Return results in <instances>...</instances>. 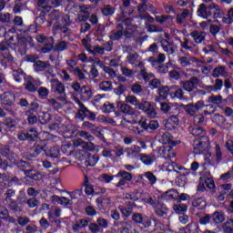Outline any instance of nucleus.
<instances>
[{
    "instance_id": "1",
    "label": "nucleus",
    "mask_w": 233,
    "mask_h": 233,
    "mask_svg": "<svg viewBox=\"0 0 233 233\" xmlns=\"http://www.w3.org/2000/svg\"><path fill=\"white\" fill-rule=\"evenodd\" d=\"M197 14L198 17H202V19H208V17L221 19L223 17V11H221L219 5L214 2L201 4L198 6Z\"/></svg>"
},
{
    "instance_id": "2",
    "label": "nucleus",
    "mask_w": 233,
    "mask_h": 233,
    "mask_svg": "<svg viewBox=\"0 0 233 233\" xmlns=\"http://www.w3.org/2000/svg\"><path fill=\"white\" fill-rule=\"evenodd\" d=\"M114 177H120V180L115 185L116 188H121V187H125L127 185V181H132L134 176L132 173H129L126 170H120L116 175H108V174H102L101 179L106 183H111L114 180Z\"/></svg>"
},
{
    "instance_id": "3",
    "label": "nucleus",
    "mask_w": 233,
    "mask_h": 233,
    "mask_svg": "<svg viewBox=\"0 0 233 233\" xmlns=\"http://www.w3.org/2000/svg\"><path fill=\"white\" fill-rule=\"evenodd\" d=\"M208 150H210V138L208 137L194 139L193 154H195V156L208 154Z\"/></svg>"
},
{
    "instance_id": "4",
    "label": "nucleus",
    "mask_w": 233,
    "mask_h": 233,
    "mask_svg": "<svg viewBox=\"0 0 233 233\" xmlns=\"http://www.w3.org/2000/svg\"><path fill=\"white\" fill-rule=\"evenodd\" d=\"M132 221L135 223V225H139L142 230H147V228H150V227H152V221L157 223V218H152L141 213H133Z\"/></svg>"
},
{
    "instance_id": "5",
    "label": "nucleus",
    "mask_w": 233,
    "mask_h": 233,
    "mask_svg": "<svg viewBox=\"0 0 233 233\" xmlns=\"http://www.w3.org/2000/svg\"><path fill=\"white\" fill-rule=\"evenodd\" d=\"M147 203L153 208L157 218H165V216H168V212H170L167 205L159 202V200H154L152 197L147 198Z\"/></svg>"
},
{
    "instance_id": "6",
    "label": "nucleus",
    "mask_w": 233,
    "mask_h": 233,
    "mask_svg": "<svg viewBox=\"0 0 233 233\" xmlns=\"http://www.w3.org/2000/svg\"><path fill=\"white\" fill-rule=\"evenodd\" d=\"M28 125H36L39 121V103L32 102L30 107L25 111Z\"/></svg>"
},
{
    "instance_id": "7",
    "label": "nucleus",
    "mask_w": 233,
    "mask_h": 233,
    "mask_svg": "<svg viewBox=\"0 0 233 233\" xmlns=\"http://www.w3.org/2000/svg\"><path fill=\"white\" fill-rule=\"evenodd\" d=\"M79 109L77 113L76 114V119H81L82 121H85V118L87 117L89 121H96V113L90 111L85 104L79 102L78 103Z\"/></svg>"
},
{
    "instance_id": "8",
    "label": "nucleus",
    "mask_w": 233,
    "mask_h": 233,
    "mask_svg": "<svg viewBox=\"0 0 233 233\" xmlns=\"http://www.w3.org/2000/svg\"><path fill=\"white\" fill-rule=\"evenodd\" d=\"M205 108V100H198L196 103H189L183 106V109L188 116H197Z\"/></svg>"
},
{
    "instance_id": "9",
    "label": "nucleus",
    "mask_w": 233,
    "mask_h": 233,
    "mask_svg": "<svg viewBox=\"0 0 233 233\" xmlns=\"http://www.w3.org/2000/svg\"><path fill=\"white\" fill-rule=\"evenodd\" d=\"M33 68L36 74H39V72H46V76H52L54 74L50 61L37 60L33 65Z\"/></svg>"
},
{
    "instance_id": "10",
    "label": "nucleus",
    "mask_w": 233,
    "mask_h": 233,
    "mask_svg": "<svg viewBox=\"0 0 233 233\" xmlns=\"http://www.w3.org/2000/svg\"><path fill=\"white\" fill-rule=\"evenodd\" d=\"M46 141L47 139H43L35 142L29 148V157H37L43 152H46Z\"/></svg>"
},
{
    "instance_id": "11",
    "label": "nucleus",
    "mask_w": 233,
    "mask_h": 233,
    "mask_svg": "<svg viewBox=\"0 0 233 233\" xmlns=\"http://www.w3.org/2000/svg\"><path fill=\"white\" fill-rule=\"evenodd\" d=\"M43 82L34 78V76H28L25 77L24 86L26 92H31V94H35L37 92V87L41 86Z\"/></svg>"
},
{
    "instance_id": "12",
    "label": "nucleus",
    "mask_w": 233,
    "mask_h": 233,
    "mask_svg": "<svg viewBox=\"0 0 233 233\" xmlns=\"http://www.w3.org/2000/svg\"><path fill=\"white\" fill-rule=\"evenodd\" d=\"M137 207L136 202L130 201H127L124 205L118 206V210L121 212L123 219H128L130 216H134V208Z\"/></svg>"
},
{
    "instance_id": "13",
    "label": "nucleus",
    "mask_w": 233,
    "mask_h": 233,
    "mask_svg": "<svg viewBox=\"0 0 233 233\" xmlns=\"http://www.w3.org/2000/svg\"><path fill=\"white\" fill-rule=\"evenodd\" d=\"M177 168L184 171L177 177L176 185H177V187H185V185L188 183V177H190V176H196V173H193L190 169H187L184 167H179Z\"/></svg>"
},
{
    "instance_id": "14",
    "label": "nucleus",
    "mask_w": 233,
    "mask_h": 233,
    "mask_svg": "<svg viewBox=\"0 0 233 233\" xmlns=\"http://www.w3.org/2000/svg\"><path fill=\"white\" fill-rule=\"evenodd\" d=\"M39 136V133L37 132V129L32 127L25 133H21L18 136L19 141H29V143H32L37 139Z\"/></svg>"
},
{
    "instance_id": "15",
    "label": "nucleus",
    "mask_w": 233,
    "mask_h": 233,
    "mask_svg": "<svg viewBox=\"0 0 233 233\" xmlns=\"http://www.w3.org/2000/svg\"><path fill=\"white\" fill-rule=\"evenodd\" d=\"M51 83V92H54V94H58L59 96H62V94L65 95V92H66V89L65 88V84H63L59 79L53 78L50 81Z\"/></svg>"
},
{
    "instance_id": "16",
    "label": "nucleus",
    "mask_w": 233,
    "mask_h": 233,
    "mask_svg": "<svg viewBox=\"0 0 233 233\" xmlns=\"http://www.w3.org/2000/svg\"><path fill=\"white\" fill-rule=\"evenodd\" d=\"M30 41H33L32 36H17L16 46H18V52L20 54H23V52L25 53L28 50V43Z\"/></svg>"
},
{
    "instance_id": "17",
    "label": "nucleus",
    "mask_w": 233,
    "mask_h": 233,
    "mask_svg": "<svg viewBox=\"0 0 233 233\" xmlns=\"http://www.w3.org/2000/svg\"><path fill=\"white\" fill-rule=\"evenodd\" d=\"M169 99H173V101H176V99H185L183 89L179 86H170Z\"/></svg>"
},
{
    "instance_id": "18",
    "label": "nucleus",
    "mask_w": 233,
    "mask_h": 233,
    "mask_svg": "<svg viewBox=\"0 0 233 233\" xmlns=\"http://www.w3.org/2000/svg\"><path fill=\"white\" fill-rule=\"evenodd\" d=\"M82 128L84 130H88L89 132H91V134H94V136H96V137H103V132L101 131V129L89 121H85L82 124Z\"/></svg>"
},
{
    "instance_id": "19",
    "label": "nucleus",
    "mask_w": 233,
    "mask_h": 233,
    "mask_svg": "<svg viewBox=\"0 0 233 233\" xmlns=\"http://www.w3.org/2000/svg\"><path fill=\"white\" fill-rule=\"evenodd\" d=\"M116 108L119 112H122V114H127V116H134L136 114L134 107L120 100L116 101Z\"/></svg>"
},
{
    "instance_id": "20",
    "label": "nucleus",
    "mask_w": 233,
    "mask_h": 233,
    "mask_svg": "<svg viewBox=\"0 0 233 233\" xmlns=\"http://www.w3.org/2000/svg\"><path fill=\"white\" fill-rule=\"evenodd\" d=\"M96 203L99 210H105L106 208H108V207L112 206V199L105 195H102L96 199Z\"/></svg>"
},
{
    "instance_id": "21",
    "label": "nucleus",
    "mask_w": 233,
    "mask_h": 233,
    "mask_svg": "<svg viewBox=\"0 0 233 233\" xmlns=\"http://www.w3.org/2000/svg\"><path fill=\"white\" fill-rule=\"evenodd\" d=\"M52 203H57V205H61L62 207H67V208H70V207L74 205V201H72V199H68L66 197H59L57 195L52 196Z\"/></svg>"
},
{
    "instance_id": "22",
    "label": "nucleus",
    "mask_w": 233,
    "mask_h": 233,
    "mask_svg": "<svg viewBox=\"0 0 233 233\" xmlns=\"http://www.w3.org/2000/svg\"><path fill=\"white\" fill-rule=\"evenodd\" d=\"M25 176L26 185H34L35 181H39V174L35 170L27 169Z\"/></svg>"
},
{
    "instance_id": "23",
    "label": "nucleus",
    "mask_w": 233,
    "mask_h": 233,
    "mask_svg": "<svg viewBox=\"0 0 233 233\" xmlns=\"http://www.w3.org/2000/svg\"><path fill=\"white\" fill-rule=\"evenodd\" d=\"M199 83V78L193 76L189 78V80L183 82V88L186 92H194V88H196V85Z\"/></svg>"
},
{
    "instance_id": "24",
    "label": "nucleus",
    "mask_w": 233,
    "mask_h": 233,
    "mask_svg": "<svg viewBox=\"0 0 233 233\" xmlns=\"http://www.w3.org/2000/svg\"><path fill=\"white\" fill-rule=\"evenodd\" d=\"M209 157L215 161L216 165H219V163L223 161V152L221 151L219 144L215 145V152L213 155L209 153Z\"/></svg>"
},
{
    "instance_id": "25",
    "label": "nucleus",
    "mask_w": 233,
    "mask_h": 233,
    "mask_svg": "<svg viewBox=\"0 0 233 233\" xmlns=\"http://www.w3.org/2000/svg\"><path fill=\"white\" fill-rule=\"evenodd\" d=\"M117 109V105H114L110 102H106L103 106H102V110L105 114H110L112 112H115V115L117 116H120L119 114V111H116Z\"/></svg>"
},
{
    "instance_id": "26",
    "label": "nucleus",
    "mask_w": 233,
    "mask_h": 233,
    "mask_svg": "<svg viewBox=\"0 0 233 233\" xmlns=\"http://www.w3.org/2000/svg\"><path fill=\"white\" fill-rule=\"evenodd\" d=\"M192 136L195 137V139H201L202 137H208L207 136V131L203 129V127L199 126H194V127L191 130Z\"/></svg>"
},
{
    "instance_id": "27",
    "label": "nucleus",
    "mask_w": 233,
    "mask_h": 233,
    "mask_svg": "<svg viewBox=\"0 0 233 233\" xmlns=\"http://www.w3.org/2000/svg\"><path fill=\"white\" fill-rule=\"evenodd\" d=\"M211 221L213 225H219L225 221V213L223 211H215L211 214Z\"/></svg>"
},
{
    "instance_id": "28",
    "label": "nucleus",
    "mask_w": 233,
    "mask_h": 233,
    "mask_svg": "<svg viewBox=\"0 0 233 233\" xmlns=\"http://www.w3.org/2000/svg\"><path fill=\"white\" fill-rule=\"evenodd\" d=\"M0 153L4 157H6V159H9V161H14L15 157V153H14L11 149H10V146H5L4 147H2L0 149Z\"/></svg>"
},
{
    "instance_id": "29",
    "label": "nucleus",
    "mask_w": 233,
    "mask_h": 233,
    "mask_svg": "<svg viewBox=\"0 0 233 233\" xmlns=\"http://www.w3.org/2000/svg\"><path fill=\"white\" fill-rule=\"evenodd\" d=\"M192 207L197 210H205L207 208V200L203 198H195L192 201Z\"/></svg>"
},
{
    "instance_id": "30",
    "label": "nucleus",
    "mask_w": 233,
    "mask_h": 233,
    "mask_svg": "<svg viewBox=\"0 0 233 233\" xmlns=\"http://www.w3.org/2000/svg\"><path fill=\"white\" fill-rule=\"evenodd\" d=\"M212 76L215 78H218L220 76L222 77H227L228 76V72L227 71V67L225 66H220L213 69Z\"/></svg>"
},
{
    "instance_id": "31",
    "label": "nucleus",
    "mask_w": 233,
    "mask_h": 233,
    "mask_svg": "<svg viewBox=\"0 0 233 233\" xmlns=\"http://www.w3.org/2000/svg\"><path fill=\"white\" fill-rule=\"evenodd\" d=\"M84 187H85V193L86 194V196H95L96 188H94V186L88 184L87 176H85L84 182L82 184L81 188L83 189Z\"/></svg>"
},
{
    "instance_id": "32",
    "label": "nucleus",
    "mask_w": 233,
    "mask_h": 233,
    "mask_svg": "<svg viewBox=\"0 0 233 233\" xmlns=\"http://www.w3.org/2000/svg\"><path fill=\"white\" fill-rule=\"evenodd\" d=\"M191 37H193L195 43L201 44L205 39L207 38V34L205 32H199V31H193L190 34Z\"/></svg>"
},
{
    "instance_id": "33",
    "label": "nucleus",
    "mask_w": 233,
    "mask_h": 233,
    "mask_svg": "<svg viewBox=\"0 0 233 233\" xmlns=\"http://www.w3.org/2000/svg\"><path fill=\"white\" fill-rule=\"evenodd\" d=\"M138 68H142L140 70V76H142V79H144L145 83H148L150 81L151 77H154V75L152 73H147V68H145V65L143 62L138 63Z\"/></svg>"
},
{
    "instance_id": "34",
    "label": "nucleus",
    "mask_w": 233,
    "mask_h": 233,
    "mask_svg": "<svg viewBox=\"0 0 233 233\" xmlns=\"http://www.w3.org/2000/svg\"><path fill=\"white\" fill-rule=\"evenodd\" d=\"M78 95L84 101H88L92 97V89L86 86H83Z\"/></svg>"
},
{
    "instance_id": "35",
    "label": "nucleus",
    "mask_w": 233,
    "mask_h": 233,
    "mask_svg": "<svg viewBox=\"0 0 233 233\" xmlns=\"http://www.w3.org/2000/svg\"><path fill=\"white\" fill-rule=\"evenodd\" d=\"M178 62L181 65V66H190L192 63H198V58L196 57H188V56H180L178 58Z\"/></svg>"
},
{
    "instance_id": "36",
    "label": "nucleus",
    "mask_w": 233,
    "mask_h": 233,
    "mask_svg": "<svg viewBox=\"0 0 233 233\" xmlns=\"http://www.w3.org/2000/svg\"><path fill=\"white\" fill-rule=\"evenodd\" d=\"M170 145L168 147H163L159 149V152H167V150L168 151V155L167 157H169V159H172V157H176V152H174V150L172 149L173 147H176V145H177V141H174V139L171 140Z\"/></svg>"
},
{
    "instance_id": "37",
    "label": "nucleus",
    "mask_w": 233,
    "mask_h": 233,
    "mask_svg": "<svg viewBox=\"0 0 233 233\" xmlns=\"http://www.w3.org/2000/svg\"><path fill=\"white\" fill-rule=\"evenodd\" d=\"M68 45L69 43L62 40L56 44L54 47V52H57L58 54H61V52H66L68 50Z\"/></svg>"
},
{
    "instance_id": "38",
    "label": "nucleus",
    "mask_w": 233,
    "mask_h": 233,
    "mask_svg": "<svg viewBox=\"0 0 233 233\" xmlns=\"http://www.w3.org/2000/svg\"><path fill=\"white\" fill-rule=\"evenodd\" d=\"M47 157H52L53 159H57L61 156V148L59 146L52 147L46 153Z\"/></svg>"
},
{
    "instance_id": "39",
    "label": "nucleus",
    "mask_w": 233,
    "mask_h": 233,
    "mask_svg": "<svg viewBox=\"0 0 233 233\" xmlns=\"http://www.w3.org/2000/svg\"><path fill=\"white\" fill-rule=\"evenodd\" d=\"M173 210L176 212V214H178V216H181L183 214H187V211L188 210V205L187 204H175L173 205Z\"/></svg>"
},
{
    "instance_id": "40",
    "label": "nucleus",
    "mask_w": 233,
    "mask_h": 233,
    "mask_svg": "<svg viewBox=\"0 0 233 233\" xmlns=\"http://www.w3.org/2000/svg\"><path fill=\"white\" fill-rule=\"evenodd\" d=\"M101 12L104 17H112L116 14V7H113L112 5H106L101 9Z\"/></svg>"
},
{
    "instance_id": "41",
    "label": "nucleus",
    "mask_w": 233,
    "mask_h": 233,
    "mask_svg": "<svg viewBox=\"0 0 233 233\" xmlns=\"http://www.w3.org/2000/svg\"><path fill=\"white\" fill-rule=\"evenodd\" d=\"M177 190L171 189L167 191L162 195V199H166V201H176V198H177Z\"/></svg>"
},
{
    "instance_id": "42",
    "label": "nucleus",
    "mask_w": 233,
    "mask_h": 233,
    "mask_svg": "<svg viewBox=\"0 0 233 233\" xmlns=\"http://www.w3.org/2000/svg\"><path fill=\"white\" fill-rule=\"evenodd\" d=\"M49 40L52 41V42H46V44L44 45V46L42 47L41 49V52L42 54H50V52H54V36H50L49 37Z\"/></svg>"
},
{
    "instance_id": "43",
    "label": "nucleus",
    "mask_w": 233,
    "mask_h": 233,
    "mask_svg": "<svg viewBox=\"0 0 233 233\" xmlns=\"http://www.w3.org/2000/svg\"><path fill=\"white\" fill-rule=\"evenodd\" d=\"M200 179L204 181V185H206L209 190L216 192V182L214 181V178L210 177H201Z\"/></svg>"
},
{
    "instance_id": "44",
    "label": "nucleus",
    "mask_w": 233,
    "mask_h": 233,
    "mask_svg": "<svg viewBox=\"0 0 233 233\" xmlns=\"http://www.w3.org/2000/svg\"><path fill=\"white\" fill-rule=\"evenodd\" d=\"M158 96L160 99H168V97H170V86L158 88Z\"/></svg>"
},
{
    "instance_id": "45",
    "label": "nucleus",
    "mask_w": 233,
    "mask_h": 233,
    "mask_svg": "<svg viewBox=\"0 0 233 233\" xmlns=\"http://www.w3.org/2000/svg\"><path fill=\"white\" fill-rule=\"evenodd\" d=\"M99 88L102 92H112L114 90V86H112V81L104 80L100 82Z\"/></svg>"
},
{
    "instance_id": "46",
    "label": "nucleus",
    "mask_w": 233,
    "mask_h": 233,
    "mask_svg": "<svg viewBox=\"0 0 233 233\" xmlns=\"http://www.w3.org/2000/svg\"><path fill=\"white\" fill-rule=\"evenodd\" d=\"M206 103H212L213 105H221L223 103V96L221 95L214 96L208 97Z\"/></svg>"
},
{
    "instance_id": "47",
    "label": "nucleus",
    "mask_w": 233,
    "mask_h": 233,
    "mask_svg": "<svg viewBox=\"0 0 233 233\" xmlns=\"http://www.w3.org/2000/svg\"><path fill=\"white\" fill-rule=\"evenodd\" d=\"M160 110L164 112V114H172V110H174V105L167 102L160 103Z\"/></svg>"
},
{
    "instance_id": "48",
    "label": "nucleus",
    "mask_w": 233,
    "mask_h": 233,
    "mask_svg": "<svg viewBox=\"0 0 233 233\" xmlns=\"http://www.w3.org/2000/svg\"><path fill=\"white\" fill-rule=\"evenodd\" d=\"M222 23H224V25H232L233 23V7L229 8L228 10L227 15L222 17Z\"/></svg>"
},
{
    "instance_id": "49",
    "label": "nucleus",
    "mask_w": 233,
    "mask_h": 233,
    "mask_svg": "<svg viewBox=\"0 0 233 233\" xmlns=\"http://www.w3.org/2000/svg\"><path fill=\"white\" fill-rule=\"evenodd\" d=\"M172 139H174V137L172 136V134L168 133V132H165L159 141L160 143H162L163 145H170V143H172Z\"/></svg>"
},
{
    "instance_id": "50",
    "label": "nucleus",
    "mask_w": 233,
    "mask_h": 233,
    "mask_svg": "<svg viewBox=\"0 0 233 233\" xmlns=\"http://www.w3.org/2000/svg\"><path fill=\"white\" fill-rule=\"evenodd\" d=\"M13 76L16 83H21V81H23V77L24 80L25 77H26V74H25V71H23V69L14 71Z\"/></svg>"
},
{
    "instance_id": "51",
    "label": "nucleus",
    "mask_w": 233,
    "mask_h": 233,
    "mask_svg": "<svg viewBox=\"0 0 233 233\" xmlns=\"http://www.w3.org/2000/svg\"><path fill=\"white\" fill-rule=\"evenodd\" d=\"M45 21H46V13L42 11L40 15L35 18V25L39 28V26L45 25Z\"/></svg>"
},
{
    "instance_id": "52",
    "label": "nucleus",
    "mask_w": 233,
    "mask_h": 233,
    "mask_svg": "<svg viewBox=\"0 0 233 233\" xmlns=\"http://www.w3.org/2000/svg\"><path fill=\"white\" fill-rule=\"evenodd\" d=\"M140 158L139 160L144 164L147 165V167L152 165V163H154V157H150L149 155H146V154H140Z\"/></svg>"
},
{
    "instance_id": "53",
    "label": "nucleus",
    "mask_w": 233,
    "mask_h": 233,
    "mask_svg": "<svg viewBox=\"0 0 233 233\" xmlns=\"http://www.w3.org/2000/svg\"><path fill=\"white\" fill-rule=\"evenodd\" d=\"M111 41H121L123 39V32L117 30H112L111 35H109Z\"/></svg>"
},
{
    "instance_id": "54",
    "label": "nucleus",
    "mask_w": 233,
    "mask_h": 233,
    "mask_svg": "<svg viewBox=\"0 0 233 233\" xmlns=\"http://www.w3.org/2000/svg\"><path fill=\"white\" fill-rule=\"evenodd\" d=\"M16 167H19L20 170H22V172H24L25 174V172H28V170L26 168H30V163L26 162L25 160H18L15 162Z\"/></svg>"
},
{
    "instance_id": "55",
    "label": "nucleus",
    "mask_w": 233,
    "mask_h": 233,
    "mask_svg": "<svg viewBox=\"0 0 233 233\" xmlns=\"http://www.w3.org/2000/svg\"><path fill=\"white\" fill-rule=\"evenodd\" d=\"M157 128H159V122L157 120H150L147 125V132L152 134V132H154V130H157Z\"/></svg>"
},
{
    "instance_id": "56",
    "label": "nucleus",
    "mask_w": 233,
    "mask_h": 233,
    "mask_svg": "<svg viewBox=\"0 0 233 233\" xmlns=\"http://www.w3.org/2000/svg\"><path fill=\"white\" fill-rule=\"evenodd\" d=\"M172 66V62H167L166 65L158 66L157 67V70L158 74H167L168 73V68Z\"/></svg>"
},
{
    "instance_id": "57",
    "label": "nucleus",
    "mask_w": 233,
    "mask_h": 233,
    "mask_svg": "<svg viewBox=\"0 0 233 233\" xmlns=\"http://www.w3.org/2000/svg\"><path fill=\"white\" fill-rule=\"evenodd\" d=\"M97 161H99L97 157L89 155L86 161V167H96V165H97Z\"/></svg>"
},
{
    "instance_id": "58",
    "label": "nucleus",
    "mask_w": 233,
    "mask_h": 233,
    "mask_svg": "<svg viewBox=\"0 0 233 233\" xmlns=\"http://www.w3.org/2000/svg\"><path fill=\"white\" fill-rule=\"evenodd\" d=\"M200 225H213L212 223V215L207 214L199 218Z\"/></svg>"
},
{
    "instance_id": "59",
    "label": "nucleus",
    "mask_w": 233,
    "mask_h": 233,
    "mask_svg": "<svg viewBox=\"0 0 233 233\" xmlns=\"http://www.w3.org/2000/svg\"><path fill=\"white\" fill-rule=\"evenodd\" d=\"M37 92L40 99H46V97H48V94H50V91L48 90V88L45 86L39 87Z\"/></svg>"
},
{
    "instance_id": "60",
    "label": "nucleus",
    "mask_w": 233,
    "mask_h": 233,
    "mask_svg": "<svg viewBox=\"0 0 233 233\" xmlns=\"http://www.w3.org/2000/svg\"><path fill=\"white\" fill-rule=\"evenodd\" d=\"M7 207L12 210V212H21V208L19 207V203L16 200L9 202Z\"/></svg>"
},
{
    "instance_id": "61",
    "label": "nucleus",
    "mask_w": 233,
    "mask_h": 233,
    "mask_svg": "<svg viewBox=\"0 0 233 233\" xmlns=\"http://www.w3.org/2000/svg\"><path fill=\"white\" fill-rule=\"evenodd\" d=\"M71 199H79L83 196V187L76 189L69 193Z\"/></svg>"
},
{
    "instance_id": "62",
    "label": "nucleus",
    "mask_w": 233,
    "mask_h": 233,
    "mask_svg": "<svg viewBox=\"0 0 233 233\" xmlns=\"http://www.w3.org/2000/svg\"><path fill=\"white\" fill-rule=\"evenodd\" d=\"M9 216L10 212L8 211V209L5 206L0 207V219L5 221L6 219H8Z\"/></svg>"
},
{
    "instance_id": "63",
    "label": "nucleus",
    "mask_w": 233,
    "mask_h": 233,
    "mask_svg": "<svg viewBox=\"0 0 233 233\" xmlns=\"http://www.w3.org/2000/svg\"><path fill=\"white\" fill-rule=\"evenodd\" d=\"M150 106H151L150 103L147 102V101L138 102L136 108H137L138 110H142L143 112L147 113V111L148 110V107Z\"/></svg>"
},
{
    "instance_id": "64",
    "label": "nucleus",
    "mask_w": 233,
    "mask_h": 233,
    "mask_svg": "<svg viewBox=\"0 0 233 233\" xmlns=\"http://www.w3.org/2000/svg\"><path fill=\"white\" fill-rule=\"evenodd\" d=\"M25 205H27L29 208H35V207L39 205V199H37L36 198H28L25 202Z\"/></svg>"
}]
</instances>
